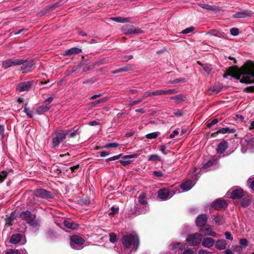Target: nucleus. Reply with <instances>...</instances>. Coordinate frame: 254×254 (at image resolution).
Returning <instances> with one entry per match:
<instances>
[{
	"mask_svg": "<svg viewBox=\"0 0 254 254\" xmlns=\"http://www.w3.org/2000/svg\"><path fill=\"white\" fill-rule=\"evenodd\" d=\"M249 61L239 68L237 66H232L226 71V74L236 79L241 81L245 77H248Z\"/></svg>",
	"mask_w": 254,
	"mask_h": 254,
	"instance_id": "1",
	"label": "nucleus"
},
{
	"mask_svg": "<svg viewBox=\"0 0 254 254\" xmlns=\"http://www.w3.org/2000/svg\"><path fill=\"white\" fill-rule=\"evenodd\" d=\"M122 243L125 247L129 248L133 245V249L136 251L139 245V239L136 234H131L123 237Z\"/></svg>",
	"mask_w": 254,
	"mask_h": 254,
	"instance_id": "2",
	"label": "nucleus"
},
{
	"mask_svg": "<svg viewBox=\"0 0 254 254\" xmlns=\"http://www.w3.org/2000/svg\"><path fill=\"white\" fill-rule=\"evenodd\" d=\"M22 61L21 65L20 70L22 73L31 72L35 68V63L32 59L24 60L23 59H19Z\"/></svg>",
	"mask_w": 254,
	"mask_h": 254,
	"instance_id": "3",
	"label": "nucleus"
},
{
	"mask_svg": "<svg viewBox=\"0 0 254 254\" xmlns=\"http://www.w3.org/2000/svg\"><path fill=\"white\" fill-rule=\"evenodd\" d=\"M241 83L250 84L254 83V62L249 61L248 77L244 78Z\"/></svg>",
	"mask_w": 254,
	"mask_h": 254,
	"instance_id": "4",
	"label": "nucleus"
},
{
	"mask_svg": "<svg viewBox=\"0 0 254 254\" xmlns=\"http://www.w3.org/2000/svg\"><path fill=\"white\" fill-rule=\"evenodd\" d=\"M85 240L78 235H73L70 238V245L72 248L75 250L80 249L81 246L85 243Z\"/></svg>",
	"mask_w": 254,
	"mask_h": 254,
	"instance_id": "5",
	"label": "nucleus"
},
{
	"mask_svg": "<svg viewBox=\"0 0 254 254\" xmlns=\"http://www.w3.org/2000/svg\"><path fill=\"white\" fill-rule=\"evenodd\" d=\"M202 238L199 233H195L189 235L186 239V241L192 246H196L200 244Z\"/></svg>",
	"mask_w": 254,
	"mask_h": 254,
	"instance_id": "6",
	"label": "nucleus"
},
{
	"mask_svg": "<svg viewBox=\"0 0 254 254\" xmlns=\"http://www.w3.org/2000/svg\"><path fill=\"white\" fill-rule=\"evenodd\" d=\"M123 30L126 35L141 34L143 31L132 25H127L123 27Z\"/></svg>",
	"mask_w": 254,
	"mask_h": 254,
	"instance_id": "7",
	"label": "nucleus"
},
{
	"mask_svg": "<svg viewBox=\"0 0 254 254\" xmlns=\"http://www.w3.org/2000/svg\"><path fill=\"white\" fill-rule=\"evenodd\" d=\"M22 63V61L21 60L13 58L2 61L1 66L3 68L7 69L12 66L21 65Z\"/></svg>",
	"mask_w": 254,
	"mask_h": 254,
	"instance_id": "8",
	"label": "nucleus"
},
{
	"mask_svg": "<svg viewBox=\"0 0 254 254\" xmlns=\"http://www.w3.org/2000/svg\"><path fill=\"white\" fill-rule=\"evenodd\" d=\"M34 194L42 198H52L53 197V194L50 191L43 189H37L34 190Z\"/></svg>",
	"mask_w": 254,
	"mask_h": 254,
	"instance_id": "9",
	"label": "nucleus"
},
{
	"mask_svg": "<svg viewBox=\"0 0 254 254\" xmlns=\"http://www.w3.org/2000/svg\"><path fill=\"white\" fill-rule=\"evenodd\" d=\"M240 11L236 12V13L233 14L232 17L235 19H244L248 17H251L253 15L252 11L249 9H246L242 10L241 8H239Z\"/></svg>",
	"mask_w": 254,
	"mask_h": 254,
	"instance_id": "10",
	"label": "nucleus"
},
{
	"mask_svg": "<svg viewBox=\"0 0 254 254\" xmlns=\"http://www.w3.org/2000/svg\"><path fill=\"white\" fill-rule=\"evenodd\" d=\"M201 228L199 230L200 234L201 236H211L215 237L216 233L215 232L212 231L211 227L208 225H206L204 226L201 227Z\"/></svg>",
	"mask_w": 254,
	"mask_h": 254,
	"instance_id": "11",
	"label": "nucleus"
},
{
	"mask_svg": "<svg viewBox=\"0 0 254 254\" xmlns=\"http://www.w3.org/2000/svg\"><path fill=\"white\" fill-rule=\"evenodd\" d=\"M212 207L215 210L225 209L227 207V203L225 200L218 198L212 202Z\"/></svg>",
	"mask_w": 254,
	"mask_h": 254,
	"instance_id": "12",
	"label": "nucleus"
},
{
	"mask_svg": "<svg viewBox=\"0 0 254 254\" xmlns=\"http://www.w3.org/2000/svg\"><path fill=\"white\" fill-rule=\"evenodd\" d=\"M140 153H134L130 155H125L122 157V160H120V163L124 166H127L131 163L130 160L132 158H135L139 156Z\"/></svg>",
	"mask_w": 254,
	"mask_h": 254,
	"instance_id": "13",
	"label": "nucleus"
},
{
	"mask_svg": "<svg viewBox=\"0 0 254 254\" xmlns=\"http://www.w3.org/2000/svg\"><path fill=\"white\" fill-rule=\"evenodd\" d=\"M207 222V217L206 214H199L196 218L195 224L197 227H203L206 225Z\"/></svg>",
	"mask_w": 254,
	"mask_h": 254,
	"instance_id": "14",
	"label": "nucleus"
},
{
	"mask_svg": "<svg viewBox=\"0 0 254 254\" xmlns=\"http://www.w3.org/2000/svg\"><path fill=\"white\" fill-rule=\"evenodd\" d=\"M32 84L33 81H31L23 82L17 85L16 89L19 92L28 91L31 88Z\"/></svg>",
	"mask_w": 254,
	"mask_h": 254,
	"instance_id": "15",
	"label": "nucleus"
},
{
	"mask_svg": "<svg viewBox=\"0 0 254 254\" xmlns=\"http://www.w3.org/2000/svg\"><path fill=\"white\" fill-rule=\"evenodd\" d=\"M228 143L226 140L221 141L218 145L216 149V152L220 155L219 157H221V154H223L228 148Z\"/></svg>",
	"mask_w": 254,
	"mask_h": 254,
	"instance_id": "16",
	"label": "nucleus"
},
{
	"mask_svg": "<svg viewBox=\"0 0 254 254\" xmlns=\"http://www.w3.org/2000/svg\"><path fill=\"white\" fill-rule=\"evenodd\" d=\"M244 195V192L242 189H236L231 192L230 198L233 199H240Z\"/></svg>",
	"mask_w": 254,
	"mask_h": 254,
	"instance_id": "17",
	"label": "nucleus"
},
{
	"mask_svg": "<svg viewBox=\"0 0 254 254\" xmlns=\"http://www.w3.org/2000/svg\"><path fill=\"white\" fill-rule=\"evenodd\" d=\"M71 131V129H67L65 131L62 130H57L55 131L56 136L60 139L61 140H64L69 132Z\"/></svg>",
	"mask_w": 254,
	"mask_h": 254,
	"instance_id": "18",
	"label": "nucleus"
},
{
	"mask_svg": "<svg viewBox=\"0 0 254 254\" xmlns=\"http://www.w3.org/2000/svg\"><path fill=\"white\" fill-rule=\"evenodd\" d=\"M63 224L68 229L75 230L77 229L78 225L70 219L64 220Z\"/></svg>",
	"mask_w": 254,
	"mask_h": 254,
	"instance_id": "19",
	"label": "nucleus"
},
{
	"mask_svg": "<svg viewBox=\"0 0 254 254\" xmlns=\"http://www.w3.org/2000/svg\"><path fill=\"white\" fill-rule=\"evenodd\" d=\"M201 244L203 247L210 248L214 245V240L212 238L206 237L203 239Z\"/></svg>",
	"mask_w": 254,
	"mask_h": 254,
	"instance_id": "20",
	"label": "nucleus"
},
{
	"mask_svg": "<svg viewBox=\"0 0 254 254\" xmlns=\"http://www.w3.org/2000/svg\"><path fill=\"white\" fill-rule=\"evenodd\" d=\"M170 191L167 189H160L158 191V196L160 199H167L170 195Z\"/></svg>",
	"mask_w": 254,
	"mask_h": 254,
	"instance_id": "21",
	"label": "nucleus"
},
{
	"mask_svg": "<svg viewBox=\"0 0 254 254\" xmlns=\"http://www.w3.org/2000/svg\"><path fill=\"white\" fill-rule=\"evenodd\" d=\"M217 162L218 158L215 156H212L209 160L203 164V168L204 169H207L216 165Z\"/></svg>",
	"mask_w": 254,
	"mask_h": 254,
	"instance_id": "22",
	"label": "nucleus"
},
{
	"mask_svg": "<svg viewBox=\"0 0 254 254\" xmlns=\"http://www.w3.org/2000/svg\"><path fill=\"white\" fill-rule=\"evenodd\" d=\"M198 5L203 8L207 10H209L212 11L217 12L220 10V9L218 7L214 5H209L208 4H204V3H199Z\"/></svg>",
	"mask_w": 254,
	"mask_h": 254,
	"instance_id": "23",
	"label": "nucleus"
},
{
	"mask_svg": "<svg viewBox=\"0 0 254 254\" xmlns=\"http://www.w3.org/2000/svg\"><path fill=\"white\" fill-rule=\"evenodd\" d=\"M82 50L79 48L73 47L65 51L64 55L65 56H70L73 54H79L81 53Z\"/></svg>",
	"mask_w": 254,
	"mask_h": 254,
	"instance_id": "24",
	"label": "nucleus"
},
{
	"mask_svg": "<svg viewBox=\"0 0 254 254\" xmlns=\"http://www.w3.org/2000/svg\"><path fill=\"white\" fill-rule=\"evenodd\" d=\"M22 239V235L20 234L12 235L10 239L9 242L12 244L18 243Z\"/></svg>",
	"mask_w": 254,
	"mask_h": 254,
	"instance_id": "25",
	"label": "nucleus"
},
{
	"mask_svg": "<svg viewBox=\"0 0 254 254\" xmlns=\"http://www.w3.org/2000/svg\"><path fill=\"white\" fill-rule=\"evenodd\" d=\"M192 183L191 181L187 180L181 184V188L185 191H188L191 188Z\"/></svg>",
	"mask_w": 254,
	"mask_h": 254,
	"instance_id": "26",
	"label": "nucleus"
},
{
	"mask_svg": "<svg viewBox=\"0 0 254 254\" xmlns=\"http://www.w3.org/2000/svg\"><path fill=\"white\" fill-rule=\"evenodd\" d=\"M50 109V106L47 105L45 106H41L37 108L36 112L38 115H41Z\"/></svg>",
	"mask_w": 254,
	"mask_h": 254,
	"instance_id": "27",
	"label": "nucleus"
},
{
	"mask_svg": "<svg viewBox=\"0 0 254 254\" xmlns=\"http://www.w3.org/2000/svg\"><path fill=\"white\" fill-rule=\"evenodd\" d=\"M236 132V129L235 128H230V127H225L221 128L218 130V132L221 134H225V133H233Z\"/></svg>",
	"mask_w": 254,
	"mask_h": 254,
	"instance_id": "28",
	"label": "nucleus"
},
{
	"mask_svg": "<svg viewBox=\"0 0 254 254\" xmlns=\"http://www.w3.org/2000/svg\"><path fill=\"white\" fill-rule=\"evenodd\" d=\"M226 243L224 240H218L215 243V247L218 250H224L226 249Z\"/></svg>",
	"mask_w": 254,
	"mask_h": 254,
	"instance_id": "29",
	"label": "nucleus"
},
{
	"mask_svg": "<svg viewBox=\"0 0 254 254\" xmlns=\"http://www.w3.org/2000/svg\"><path fill=\"white\" fill-rule=\"evenodd\" d=\"M73 130L72 132H71L70 133L69 132V133L68 134V137L69 138H75L77 136L79 135L80 132L78 131V130H79L78 127H74L73 128Z\"/></svg>",
	"mask_w": 254,
	"mask_h": 254,
	"instance_id": "30",
	"label": "nucleus"
},
{
	"mask_svg": "<svg viewBox=\"0 0 254 254\" xmlns=\"http://www.w3.org/2000/svg\"><path fill=\"white\" fill-rule=\"evenodd\" d=\"M131 69V66L129 65L121 67L118 69L112 71V74H116L119 72L127 71Z\"/></svg>",
	"mask_w": 254,
	"mask_h": 254,
	"instance_id": "31",
	"label": "nucleus"
},
{
	"mask_svg": "<svg viewBox=\"0 0 254 254\" xmlns=\"http://www.w3.org/2000/svg\"><path fill=\"white\" fill-rule=\"evenodd\" d=\"M112 21H116L119 23H127L129 21L128 18H123L122 17H112Z\"/></svg>",
	"mask_w": 254,
	"mask_h": 254,
	"instance_id": "32",
	"label": "nucleus"
},
{
	"mask_svg": "<svg viewBox=\"0 0 254 254\" xmlns=\"http://www.w3.org/2000/svg\"><path fill=\"white\" fill-rule=\"evenodd\" d=\"M148 160L152 162H160L161 161L160 157L157 154H153L148 156Z\"/></svg>",
	"mask_w": 254,
	"mask_h": 254,
	"instance_id": "33",
	"label": "nucleus"
},
{
	"mask_svg": "<svg viewBox=\"0 0 254 254\" xmlns=\"http://www.w3.org/2000/svg\"><path fill=\"white\" fill-rule=\"evenodd\" d=\"M79 203L82 205H89L90 203V200L87 198V196L83 195L81 198L78 200Z\"/></svg>",
	"mask_w": 254,
	"mask_h": 254,
	"instance_id": "34",
	"label": "nucleus"
},
{
	"mask_svg": "<svg viewBox=\"0 0 254 254\" xmlns=\"http://www.w3.org/2000/svg\"><path fill=\"white\" fill-rule=\"evenodd\" d=\"M185 96L182 94H178L171 97V99L175 100L178 103H181V102L185 101Z\"/></svg>",
	"mask_w": 254,
	"mask_h": 254,
	"instance_id": "35",
	"label": "nucleus"
},
{
	"mask_svg": "<svg viewBox=\"0 0 254 254\" xmlns=\"http://www.w3.org/2000/svg\"><path fill=\"white\" fill-rule=\"evenodd\" d=\"M35 216L33 215L32 214L28 217L26 220H25L27 223L30 224L31 226H36L37 225V222L35 220Z\"/></svg>",
	"mask_w": 254,
	"mask_h": 254,
	"instance_id": "36",
	"label": "nucleus"
},
{
	"mask_svg": "<svg viewBox=\"0 0 254 254\" xmlns=\"http://www.w3.org/2000/svg\"><path fill=\"white\" fill-rule=\"evenodd\" d=\"M250 204V200L248 197L243 198L241 202V205L244 208H246Z\"/></svg>",
	"mask_w": 254,
	"mask_h": 254,
	"instance_id": "37",
	"label": "nucleus"
},
{
	"mask_svg": "<svg viewBox=\"0 0 254 254\" xmlns=\"http://www.w3.org/2000/svg\"><path fill=\"white\" fill-rule=\"evenodd\" d=\"M146 195L145 193H142L138 198V202L141 204H146Z\"/></svg>",
	"mask_w": 254,
	"mask_h": 254,
	"instance_id": "38",
	"label": "nucleus"
},
{
	"mask_svg": "<svg viewBox=\"0 0 254 254\" xmlns=\"http://www.w3.org/2000/svg\"><path fill=\"white\" fill-rule=\"evenodd\" d=\"M223 216L217 214L214 216L213 220L218 225H221L223 223Z\"/></svg>",
	"mask_w": 254,
	"mask_h": 254,
	"instance_id": "39",
	"label": "nucleus"
},
{
	"mask_svg": "<svg viewBox=\"0 0 254 254\" xmlns=\"http://www.w3.org/2000/svg\"><path fill=\"white\" fill-rule=\"evenodd\" d=\"M61 141H63L61 140L60 139H59L57 136L54 137L53 139L52 142V148H56V147H58Z\"/></svg>",
	"mask_w": 254,
	"mask_h": 254,
	"instance_id": "40",
	"label": "nucleus"
},
{
	"mask_svg": "<svg viewBox=\"0 0 254 254\" xmlns=\"http://www.w3.org/2000/svg\"><path fill=\"white\" fill-rule=\"evenodd\" d=\"M32 215L31 213L27 210L25 211H22L20 214V217L24 220H26Z\"/></svg>",
	"mask_w": 254,
	"mask_h": 254,
	"instance_id": "41",
	"label": "nucleus"
},
{
	"mask_svg": "<svg viewBox=\"0 0 254 254\" xmlns=\"http://www.w3.org/2000/svg\"><path fill=\"white\" fill-rule=\"evenodd\" d=\"M51 171H53V172L57 173V175H59V174L62 173V171H61V169H60V167L56 164H54L52 166Z\"/></svg>",
	"mask_w": 254,
	"mask_h": 254,
	"instance_id": "42",
	"label": "nucleus"
},
{
	"mask_svg": "<svg viewBox=\"0 0 254 254\" xmlns=\"http://www.w3.org/2000/svg\"><path fill=\"white\" fill-rule=\"evenodd\" d=\"M8 172L5 171H0V183L3 182L6 178Z\"/></svg>",
	"mask_w": 254,
	"mask_h": 254,
	"instance_id": "43",
	"label": "nucleus"
},
{
	"mask_svg": "<svg viewBox=\"0 0 254 254\" xmlns=\"http://www.w3.org/2000/svg\"><path fill=\"white\" fill-rule=\"evenodd\" d=\"M180 246H183V245L179 242L171 244L169 246V249L170 250H174L179 248Z\"/></svg>",
	"mask_w": 254,
	"mask_h": 254,
	"instance_id": "44",
	"label": "nucleus"
},
{
	"mask_svg": "<svg viewBox=\"0 0 254 254\" xmlns=\"http://www.w3.org/2000/svg\"><path fill=\"white\" fill-rule=\"evenodd\" d=\"M158 133H159L157 132L150 133L147 134L146 135L145 137L147 139H150L156 138L158 136Z\"/></svg>",
	"mask_w": 254,
	"mask_h": 254,
	"instance_id": "45",
	"label": "nucleus"
},
{
	"mask_svg": "<svg viewBox=\"0 0 254 254\" xmlns=\"http://www.w3.org/2000/svg\"><path fill=\"white\" fill-rule=\"evenodd\" d=\"M27 104H25L24 106V112L26 114L29 118H32L33 115L32 111L30 110L27 107Z\"/></svg>",
	"mask_w": 254,
	"mask_h": 254,
	"instance_id": "46",
	"label": "nucleus"
},
{
	"mask_svg": "<svg viewBox=\"0 0 254 254\" xmlns=\"http://www.w3.org/2000/svg\"><path fill=\"white\" fill-rule=\"evenodd\" d=\"M167 147V144H163L160 146V150L164 155H167L168 153L171 152L170 150H166Z\"/></svg>",
	"mask_w": 254,
	"mask_h": 254,
	"instance_id": "47",
	"label": "nucleus"
},
{
	"mask_svg": "<svg viewBox=\"0 0 254 254\" xmlns=\"http://www.w3.org/2000/svg\"><path fill=\"white\" fill-rule=\"evenodd\" d=\"M84 64H85V63L83 61H81L79 64L72 67L71 72L73 73L75 72L78 68L81 67Z\"/></svg>",
	"mask_w": 254,
	"mask_h": 254,
	"instance_id": "48",
	"label": "nucleus"
},
{
	"mask_svg": "<svg viewBox=\"0 0 254 254\" xmlns=\"http://www.w3.org/2000/svg\"><path fill=\"white\" fill-rule=\"evenodd\" d=\"M177 92V91L175 89L163 90V95H172L176 94Z\"/></svg>",
	"mask_w": 254,
	"mask_h": 254,
	"instance_id": "49",
	"label": "nucleus"
},
{
	"mask_svg": "<svg viewBox=\"0 0 254 254\" xmlns=\"http://www.w3.org/2000/svg\"><path fill=\"white\" fill-rule=\"evenodd\" d=\"M210 122V120L207 123L206 126L208 128H210L212 126L218 123V120L217 119H214Z\"/></svg>",
	"mask_w": 254,
	"mask_h": 254,
	"instance_id": "50",
	"label": "nucleus"
},
{
	"mask_svg": "<svg viewBox=\"0 0 254 254\" xmlns=\"http://www.w3.org/2000/svg\"><path fill=\"white\" fill-rule=\"evenodd\" d=\"M14 217L11 216L5 219V224L8 226L12 225V221L14 220Z\"/></svg>",
	"mask_w": 254,
	"mask_h": 254,
	"instance_id": "51",
	"label": "nucleus"
},
{
	"mask_svg": "<svg viewBox=\"0 0 254 254\" xmlns=\"http://www.w3.org/2000/svg\"><path fill=\"white\" fill-rule=\"evenodd\" d=\"M194 30V28L193 26H190L187 28L182 31V33L184 34H189L190 32H193Z\"/></svg>",
	"mask_w": 254,
	"mask_h": 254,
	"instance_id": "52",
	"label": "nucleus"
},
{
	"mask_svg": "<svg viewBox=\"0 0 254 254\" xmlns=\"http://www.w3.org/2000/svg\"><path fill=\"white\" fill-rule=\"evenodd\" d=\"M243 91L246 93H253L254 92V86H249L245 88Z\"/></svg>",
	"mask_w": 254,
	"mask_h": 254,
	"instance_id": "53",
	"label": "nucleus"
},
{
	"mask_svg": "<svg viewBox=\"0 0 254 254\" xmlns=\"http://www.w3.org/2000/svg\"><path fill=\"white\" fill-rule=\"evenodd\" d=\"M230 33L233 36H237L239 33V29L237 28H232L230 29Z\"/></svg>",
	"mask_w": 254,
	"mask_h": 254,
	"instance_id": "54",
	"label": "nucleus"
},
{
	"mask_svg": "<svg viewBox=\"0 0 254 254\" xmlns=\"http://www.w3.org/2000/svg\"><path fill=\"white\" fill-rule=\"evenodd\" d=\"M153 175L155 178H160L163 176V173L160 171H154Z\"/></svg>",
	"mask_w": 254,
	"mask_h": 254,
	"instance_id": "55",
	"label": "nucleus"
},
{
	"mask_svg": "<svg viewBox=\"0 0 254 254\" xmlns=\"http://www.w3.org/2000/svg\"><path fill=\"white\" fill-rule=\"evenodd\" d=\"M239 243L243 247H246L248 245V241L246 239L243 238L240 239Z\"/></svg>",
	"mask_w": 254,
	"mask_h": 254,
	"instance_id": "56",
	"label": "nucleus"
},
{
	"mask_svg": "<svg viewBox=\"0 0 254 254\" xmlns=\"http://www.w3.org/2000/svg\"><path fill=\"white\" fill-rule=\"evenodd\" d=\"M106 101V99L105 98H103L99 99V100H96V101H95L94 102H93L92 103V104L93 106H95L97 104H99V103H103V102H105Z\"/></svg>",
	"mask_w": 254,
	"mask_h": 254,
	"instance_id": "57",
	"label": "nucleus"
},
{
	"mask_svg": "<svg viewBox=\"0 0 254 254\" xmlns=\"http://www.w3.org/2000/svg\"><path fill=\"white\" fill-rule=\"evenodd\" d=\"M5 254H19V252L17 250L9 249L5 253Z\"/></svg>",
	"mask_w": 254,
	"mask_h": 254,
	"instance_id": "58",
	"label": "nucleus"
},
{
	"mask_svg": "<svg viewBox=\"0 0 254 254\" xmlns=\"http://www.w3.org/2000/svg\"><path fill=\"white\" fill-rule=\"evenodd\" d=\"M143 100V99L142 98H139L138 99H137L136 100H135V101H133V102L130 103V106H134L135 105L141 103V102H142Z\"/></svg>",
	"mask_w": 254,
	"mask_h": 254,
	"instance_id": "59",
	"label": "nucleus"
},
{
	"mask_svg": "<svg viewBox=\"0 0 254 254\" xmlns=\"http://www.w3.org/2000/svg\"><path fill=\"white\" fill-rule=\"evenodd\" d=\"M222 88V86L218 87V86H215L212 88V91L217 94V93H219L221 90Z\"/></svg>",
	"mask_w": 254,
	"mask_h": 254,
	"instance_id": "60",
	"label": "nucleus"
},
{
	"mask_svg": "<svg viewBox=\"0 0 254 254\" xmlns=\"http://www.w3.org/2000/svg\"><path fill=\"white\" fill-rule=\"evenodd\" d=\"M152 95L154 96L162 95L163 90H157L152 92Z\"/></svg>",
	"mask_w": 254,
	"mask_h": 254,
	"instance_id": "61",
	"label": "nucleus"
},
{
	"mask_svg": "<svg viewBox=\"0 0 254 254\" xmlns=\"http://www.w3.org/2000/svg\"><path fill=\"white\" fill-rule=\"evenodd\" d=\"M225 238L227 240H229L232 241L233 239L232 236H231L230 232H228V231L226 232L225 233Z\"/></svg>",
	"mask_w": 254,
	"mask_h": 254,
	"instance_id": "62",
	"label": "nucleus"
},
{
	"mask_svg": "<svg viewBox=\"0 0 254 254\" xmlns=\"http://www.w3.org/2000/svg\"><path fill=\"white\" fill-rule=\"evenodd\" d=\"M204 70L207 73H209L211 71L210 65L207 64L206 65H204Z\"/></svg>",
	"mask_w": 254,
	"mask_h": 254,
	"instance_id": "63",
	"label": "nucleus"
},
{
	"mask_svg": "<svg viewBox=\"0 0 254 254\" xmlns=\"http://www.w3.org/2000/svg\"><path fill=\"white\" fill-rule=\"evenodd\" d=\"M182 254H194V252L190 249L185 250Z\"/></svg>",
	"mask_w": 254,
	"mask_h": 254,
	"instance_id": "64",
	"label": "nucleus"
}]
</instances>
